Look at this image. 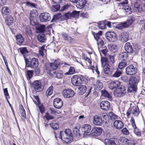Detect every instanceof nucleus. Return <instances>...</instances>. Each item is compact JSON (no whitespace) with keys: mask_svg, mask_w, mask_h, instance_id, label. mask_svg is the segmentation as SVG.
<instances>
[{"mask_svg":"<svg viewBox=\"0 0 145 145\" xmlns=\"http://www.w3.org/2000/svg\"><path fill=\"white\" fill-rule=\"evenodd\" d=\"M139 77L131 76L129 80L130 85L129 88V91L130 92H136L137 89V84L139 81Z\"/></svg>","mask_w":145,"mask_h":145,"instance_id":"nucleus-1","label":"nucleus"},{"mask_svg":"<svg viewBox=\"0 0 145 145\" xmlns=\"http://www.w3.org/2000/svg\"><path fill=\"white\" fill-rule=\"evenodd\" d=\"M138 106L136 105H131L127 110L126 115L128 118L130 117L131 114H132L134 116H137L139 114Z\"/></svg>","mask_w":145,"mask_h":145,"instance_id":"nucleus-2","label":"nucleus"},{"mask_svg":"<svg viewBox=\"0 0 145 145\" xmlns=\"http://www.w3.org/2000/svg\"><path fill=\"white\" fill-rule=\"evenodd\" d=\"M25 62L26 66L27 67H30L34 69L37 68L39 65L38 59L35 58H33L30 61L25 58Z\"/></svg>","mask_w":145,"mask_h":145,"instance_id":"nucleus-3","label":"nucleus"},{"mask_svg":"<svg viewBox=\"0 0 145 145\" xmlns=\"http://www.w3.org/2000/svg\"><path fill=\"white\" fill-rule=\"evenodd\" d=\"M59 64L57 63L56 62L51 63L48 67V73L51 76L56 77V69H57Z\"/></svg>","mask_w":145,"mask_h":145,"instance_id":"nucleus-4","label":"nucleus"},{"mask_svg":"<svg viewBox=\"0 0 145 145\" xmlns=\"http://www.w3.org/2000/svg\"><path fill=\"white\" fill-rule=\"evenodd\" d=\"M91 127L88 124L84 125L81 129L82 135L86 137L91 135Z\"/></svg>","mask_w":145,"mask_h":145,"instance_id":"nucleus-5","label":"nucleus"},{"mask_svg":"<svg viewBox=\"0 0 145 145\" xmlns=\"http://www.w3.org/2000/svg\"><path fill=\"white\" fill-rule=\"evenodd\" d=\"M126 92L125 88L122 86L116 89L114 92V94L116 97H120L124 96Z\"/></svg>","mask_w":145,"mask_h":145,"instance_id":"nucleus-6","label":"nucleus"},{"mask_svg":"<svg viewBox=\"0 0 145 145\" xmlns=\"http://www.w3.org/2000/svg\"><path fill=\"white\" fill-rule=\"evenodd\" d=\"M125 73L128 75H133L135 74L137 71V69L133 65L128 66L125 69Z\"/></svg>","mask_w":145,"mask_h":145,"instance_id":"nucleus-7","label":"nucleus"},{"mask_svg":"<svg viewBox=\"0 0 145 145\" xmlns=\"http://www.w3.org/2000/svg\"><path fill=\"white\" fill-rule=\"evenodd\" d=\"M33 86L37 92L42 91L43 90V86L41 82L39 80L35 81L33 84Z\"/></svg>","mask_w":145,"mask_h":145,"instance_id":"nucleus-8","label":"nucleus"},{"mask_svg":"<svg viewBox=\"0 0 145 145\" xmlns=\"http://www.w3.org/2000/svg\"><path fill=\"white\" fill-rule=\"evenodd\" d=\"M40 21L42 22H47L51 19L50 14L48 12H45L41 13L39 16Z\"/></svg>","mask_w":145,"mask_h":145,"instance_id":"nucleus-9","label":"nucleus"},{"mask_svg":"<svg viewBox=\"0 0 145 145\" xmlns=\"http://www.w3.org/2000/svg\"><path fill=\"white\" fill-rule=\"evenodd\" d=\"M107 39L111 42H114L117 40L116 34L114 32H108L105 34Z\"/></svg>","mask_w":145,"mask_h":145,"instance_id":"nucleus-10","label":"nucleus"},{"mask_svg":"<svg viewBox=\"0 0 145 145\" xmlns=\"http://www.w3.org/2000/svg\"><path fill=\"white\" fill-rule=\"evenodd\" d=\"M71 82L73 85L79 86L82 83L81 78L77 75H74L71 78Z\"/></svg>","mask_w":145,"mask_h":145,"instance_id":"nucleus-11","label":"nucleus"},{"mask_svg":"<svg viewBox=\"0 0 145 145\" xmlns=\"http://www.w3.org/2000/svg\"><path fill=\"white\" fill-rule=\"evenodd\" d=\"M74 92L72 89H65L63 91V95L66 98H70L73 97L74 95Z\"/></svg>","mask_w":145,"mask_h":145,"instance_id":"nucleus-12","label":"nucleus"},{"mask_svg":"<svg viewBox=\"0 0 145 145\" xmlns=\"http://www.w3.org/2000/svg\"><path fill=\"white\" fill-rule=\"evenodd\" d=\"M63 102L61 99L59 98L55 99L54 100L53 105L54 107L56 108L60 109L63 105Z\"/></svg>","mask_w":145,"mask_h":145,"instance_id":"nucleus-13","label":"nucleus"},{"mask_svg":"<svg viewBox=\"0 0 145 145\" xmlns=\"http://www.w3.org/2000/svg\"><path fill=\"white\" fill-rule=\"evenodd\" d=\"M102 129L100 127L93 128L91 131V135L93 136H97L102 133Z\"/></svg>","mask_w":145,"mask_h":145,"instance_id":"nucleus-14","label":"nucleus"},{"mask_svg":"<svg viewBox=\"0 0 145 145\" xmlns=\"http://www.w3.org/2000/svg\"><path fill=\"white\" fill-rule=\"evenodd\" d=\"M104 120L97 115L94 116L93 118V123L96 125H101L103 122Z\"/></svg>","mask_w":145,"mask_h":145,"instance_id":"nucleus-15","label":"nucleus"},{"mask_svg":"<svg viewBox=\"0 0 145 145\" xmlns=\"http://www.w3.org/2000/svg\"><path fill=\"white\" fill-rule=\"evenodd\" d=\"M100 107L103 110H107L110 108V103L107 101H102L100 104Z\"/></svg>","mask_w":145,"mask_h":145,"instance_id":"nucleus-16","label":"nucleus"},{"mask_svg":"<svg viewBox=\"0 0 145 145\" xmlns=\"http://www.w3.org/2000/svg\"><path fill=\"white\" fill-rule=\"evenodd\" d=\"M80 128V125L77 124L73 129V133L75 136L79 137L82 136V134L79 130Z\"/></svg>","mask_w":145,"mask_h":145,"instance_id":"nucleus-17","label":"nucleus"},{"mask_svg":"<svg viewBox=\"0 0 145 145\" xmlns=\"http://www.w3.org/2000/svg\"><path fill=\"white\" fill-rule=\"evenodd\" d=\"M61 35L65 40L71 43H72L74 41V39L67 33L65 32H63L62 33Z\"/></svg>","mask_w":145,"mask_h":145,"instance_id":"nucleus-18","label":"nucleus"},{"mask_svg":"<svg viewBox=\"0 0 145 145\" xmlns=\"http://www.w3.org/2000/svg\"><path fill=\"white\" fill-rule=\"evenodd\" d=\"M114 126L115 129L120 130L123 127L124 124L120 120H116L114 123Z\"/></svg>","mask_w":145,"mask_h":145,"instance_id":"nucleus-19","label":"nucleus"},{"mask_svg":"<svg viewBox=\"0 0 145 145\" xmlns=\"http://www.w3.org/2000/svg\"><path fill=\"white\" fill-rule=\"evenodd\" d=\"M120 84V83L117 80L111 81L108 86L110 89H112L118 87Z\"/></svg>","mask_w":145,"mask_h":145,"instance_id":"nucleus-20","label":"nucleus"},{"mask_svg":"<svg viewBox=\"0 0 145 145\" xmlns=\"http://www.w3.org/2000/svg\"><path fill=\"white\" fill-rule=\"evenodd\" d=\"M119 37L122 42H125L128 40V34L125 32L121 33L119 35Z\"/></svg>","mask_w":145,"mask_h":145,"instance_id":"nucleus-21","label":"nucleus"},{"mask_svg":"<svg viewBox=\"0 0 145 145\" xmlns=\"http://www.w3.org/2000/svg\"><path fill=\"white\" fill-rule=\"evenodd\" d=\"M125 51L128 53L131 54L133 52V50L131 44L129 42L126 43L124 46Z\"/></svg>","mask_w":145,"mask_h":145,"instance_id":"nucleus-22","label":"nucleus"},{"mask_svg":"<svg viewBox=\"0 0 145 145\" xmlns=\"http://www.w3.org/2000/svg\"><path fill=\"white\" fill-rule=\"evenodd\" d=\"M133 10L137 12H140L142 10V6L138 2L134 4Z\"/></svg>","mask_w":145,"mask_h":145,"instance_id":"nucleus-23","label":"nucleus"},{"mask_svg":"<svg viewBox=\"0 0 145 145\" xmlns=\"http://www.w3.org/2000/svg\"><path fill=\"white\" fill-rule=\"evenodd\" d=\"M16 40L17 44H22L24 40L21 34H19L16 36Z\"/></svg>","mask_w":145,"mask_h":145,"instance_id":"nucleus-24","label":"nucleus"},{"mask_svg":"<svg viewBox=\"0 0 145 145\" xmlns=\"http://www.w3.org/2000/svg\"><path fill=\"white\" fill-rule=\"evenodd\" d=\"M37 39L40 42H44L46 39V38L45 35L40 34L37 35Z\"/></svg>","mask_w":145,"mask_h":145,"instance_id":"nucleus-25","label":"nucleus"},{"mask_svg":"<svg viewBox=\"0 0 145 145\" xmlns=\"http://www.w3.org/2000/svg\"><path fill=\"white\" fill-rule=\"evenodd\" d=\"M5 21L8 25H9L13 23V18L11 15H8L6 17Z\"/></svg>","mask_w":145,"mask_h":145,"instance_id":"nucleus-26","label":"nucleus"},{"mask_svg":"<svg viewBox=\"0 0 145 145\" xmlns=\"http://www.w3.org/2000/svg\"><path fill=\"white\" fill-rule=\"evenodd\" d=\"M78 93L79 95L85 93L86 90V87L85 86L82 85L78 88Z\"/></svg>","mask_w":145,"mask_h":145,"instance_id":"nucleus-27","label":"nucleus"},{"mask_svg":"<svg viewBox=\"0 0 145 145\" xmlns=\"http://www.w3.org/2000/svg\"><path fill=\"white\" fill-rule=\"evenodd\" d=\"M86 3V0H78L76 6L79 8H82L84 7Z\"/></svg>","mask_w":145,"mask_h":145,"instance_id":"nucleus-28","label":"nucleus"},{"mask_svg":"<svg viewBox=\"0 0 145 145\" xmlns=\"http://www.w3.org/2000/svg\"><path fill=\"white\" fill-rule=\"evenodd\" d=\"M107 58L106 57H102L101 59V61L102 67L105 66L107 67L109 66V64L108 63Z\"/></svg>","mask_w":145,"mask_h":145,"instance_id":"nucleus-29","label":"nucleus"},{"mask_svg":"<svg viewBox=\"0 0 145 145\" xmlns=\"http://www.w3.org/2000/svg\"><path fill=\"white\" fill-rule=\"evenodd\" d=\"M104 142L105 145H117L115 141L106 138Z\"/></svg>","mask_w":145,"mask_h":145,"instance_id":"nucleus-30","label":"nucleus"},{"mask_svg":"<svg viewBox=\"0 0 145 145\" xmlns=\"http://www.w3.org/2000/svg\"><path fill=\"white\" fill-rule=\"evenodd\" d=\"M120 140L121 142H123L125 144H126L127 145H134V144L131 142L130 140H129L125 137H121L120 139Z\"/></svg>","mask_w":145,"mask_h":145,"instance_id":"nucleus-31","label":"nucleus"},{"mask_svg":"<svg viewBox=\"0 0 145 145\" xmlns=\"http://www.w3.org/2000/svg\"><path fill=\"white\" fill-rule=\"evenodd\" d=\"M88 68L89 69H91L93 73H94V71H95L98 74V76H99L100 72L98 70V67L97 65H96L95 67L90 66L88 67Z\"/></svg>","mask_w":145,"mask_h":145,"instance_id":"nucleus-32","label":"nucleus"},{"mask_svg":"<svg viewBox=\"0 0 145 145\" xmlns=\"http://www.w3.org/2000/svg\"><path fill=\"white\" fill-rule=\"evenodd\" d=\"M46 50L45 49V46H43L39 48V53L43 57H44V55L46 56Z\"/></svg>","mask_w":145,"mask_h":145,"instance_id":"nucleus-33","label":"nucleus"},{"mask_svg":"<svg viewBox=\"0 0 145 145\" xmlns=\"http://www.w3.org/2000/svg\"><path fill=\"white\" fill-rule=\"evenodd\" d=\"M103 84L99 80L97 81L96 84L94 85L95 88L99 90L102 89L103 88Z\"/></svg>","mask_w":145,"mask_h":145,"instance_id":"nucleus-34","label":"nucleus"},{"mask_svg":"<svg viewBox=\"0 0 145 145\" xmlns=\"http://www.w3.org/2000/svg\"><path fill=\"white\" fill-rule=\"evenodd\" d=\"M123 9L125 10L126 14H131L132 12V9L130 6L128 5H127L124 7Z\"/></svg>","mask_w":145,"mask_h":145,"instance_id":"nucleus-35","label":"nucleus"},{"mask_svg":"<svg viewBox=\"0 0 145 145\" xmlns=\"http://www.w3.org/2000/svg\"><path fill=\"white\" fill-rule=\"evenodd\" d=\"M108 48L111 52H117L118 49L117 46L114 44L109 45Z\"/></svg>","mask_w":145,"mask_h":145,"instance_id":"nucleus-36","label":"nucleus"},{"mask_svg":"<svg viewBox=\"0 0 145 145\" xmlns=\"http://www.w3.org/2000/svg\"><path fill=\"white\" fill-rule=\"evenodd\" d=\"M9 9L7 7H3L2 9V13L3 15H8L10 12Z\"/></svg>","mask_w":145,"mask_h":145,"instance_id":"nucleus-37","label":"nucleus"},{"mask_svg":"<svg viewBox=\"0 0 145 145\" xmlns=\"http://www.w3.org/2000/svg\"><path fill=\"white\" fill-rule=\"evenodd\" d=\"M127 27L126 24H125V22L120 23L117 24L116 26V28L119 29H121Z\"/></svg>","mask_w":145,"mask_h":145,"instance_id":"nucleus-38","label":"nucleus"},{"mask_svg":"<svg viewBox=\"0 0 145 145\" xmlns=\"http://www.w3.org/2000/svg\"><path fill=\"white\" fill-rule=\"evenodd\" d=\"M101 95L102 96L109 99H111L112 97L110 94L105 90L101 91Z\"/></svg>","mask_w":145,"mask_h":145,"instance_id":"nucleus-39","label":"nucleus"},{"mask_svg":"<svg viewBox=\"0 0 145 145\" xmlns=\"http://www.w3.org/2000/svg\"><path fill=\"white\" fill-rule=\"evenodd\" d=\"M53 86H51L47 89L46 91V95L47 97L51 95L53 93Z\"/></svg>","mask_w":145,"mask_h":145,"instance_id":"nucleus-40","label":"nucleus"},{"mask_svg":"<svg viewBox=\"0 0 145 145\" xmlns=\"http://www.w3.org/2000/svg\"><path fill=\"white\" fill-rule=\"evenodd\" d=\"M75 72V69L73 67H71L69 71L64 73L66 75H71L74 74Z\"/></svg>","mask_w":145,"mask_h":145,"instance_id":"nucleus-41","label":"nucleus"},{"mask_svg":"<svg viewBox=\"0 0 145 145\" xmlns=\"http://www.w3.org/2000/svg\"><path fill=\"white\" fill-rule=\"evenodd\" d=\"M69 138L67 137L65 140H63L65 144H70L73 139V137H68Z\"/></svg>","mask_w":145,"mask_h":145,"instance_id":"nucleus-42","label":"nucleus"},{"mask_svg":"<svg viewBox=\"0 0 145 145\" xmlns=\"http://www.w3.org/2000/svg\"><path fill=\"white\" fill-rule=\"evenodd\" d=\"M110 66L109 65V66L107 67L105 66L102 67L103 68V70L105 74L107 75L110 74L111 73L110 71L111 69L110 68Z\"/></svg>","mask_w":145,"mask_h":145,"instance_id":"nucleus-43","label":"nucleus"},{"mask_svg":"<svg viewBox=\"0 0 145 145\" xmlns=\"http://www.w3.org/2000/svg\"><path fill=\"white\" fill-rule=\"evenodd\" d=\"M126 65V61L125 60H123L119 63L118 65V68L120 69H123L125 67Z\"/></svg>","mask_w":145,"mask_h":145,"instance_id":"nucleus-44","label":"nucleus"},{"mask_svg":"<svg viewBox=\"0 0 145 145\" xmlns=\"http://www.w3.org/2000/svg\"><path fill=\"white\" fill-rule=\"evenodd\" d=\"M92 33L96 40L100 39L99 37L100 35H101L102 33L101 31H99L97 33L92 32Z\"/></svg>","mask_w":145,"mask_h":145,"instance_id":"nucleus-45","label":"nucleus"},{"mask_svg":"<svg viewBox=\"0 0 145 145\" xmlns=\"http://www.w3.org/2000/svg\"><path fill=\"white\" fill-rule=\"evenodd\" d=\"M122 73V72L119 70H117L112 76V77L118 78L120 76Z\"/></svg>","mask_w":145,"mask_h":145,"instance_id":"nucleus-46","label":"nucleus"},{"mask_svg":"<svg viewBox=\"0 0 145 145\" xmlns=\"http://www.w3.org/2000/svg\"><path fill=\"white\" fill-rule=\"evenodd\" d=\"M108 61L112 64H113L114 62V56L110 55H108V56L106 57Z\"/></svg>","mask_w":145,"mask_h":145,"instance_id":"nucleus-47","label":"nucleus"},{"mask_svg":"<svg viewBox=\"0 0 145 145\" xmlns=\"http://www.w3.org/2000/svg\"><path fill=\"white\" fill-rule=\"evenodd\" d=\"M98 27L101 29H104L106 28V24L103 22H99L98 23Z\"/></svg>","mask_w":145,"mask_h":145,"instance_id":"nucleus-48","label":"nucleus"},{"mask_svg":"<svg viewBox=\"0 0 145 145\" xmlns=\"http://www.w3.org/2000/svg\"><path fill=\"white\" fill-rule=\"evenodd\" d=\"M79 11L76 10L73 11L71 13L72 18H78L79 15Z\"/></svg>","mask_w":145,"mask_h":145,"instance_id":"nucleus-49","label":"nucleus"},{"mask_svg":"<svg viewBox=\"0 0 145 145\" xmlns=\"http://www.w3.org/2000/svg\"><path fill=\"white\" fill-rule=\"evenodd\" d=\"M33 72L32 71L28 70L27 71V78L28 80H30L32 77Z\"/></svg>","mask_w":145,"mask_h":145,"instance_id":"nucleus-50","label":"nucleus"},{"mask_svg":"<svg viewBox=\"0 0 145 145\" xmlns=\"http://www.w3.org/2000/svg\"><path fill=\"white\" fill-rule=\"evenodd\" d=\"M100 118L102 119L106 120L108 118V115L105 112L101 113L100 114Z\"/></svg>","mask_w":145,"mask_h":145,"instance_id":"nucleus-51","label":"nucleus"},{"mask_svg":"<svg viewBox=\"0 0 145 145\" xmlns=\"http://www.w3.org/2000/svg\"><path fill=\"white\" fill-rule=\"evenodd\" d=\"M108 115L110 118L112 120L117 119L118 117V116L112 112H109Z\"/></svg>","mask_w":145,"mask_h":145,"instance_id":"nucleus-52","label":"nucleus"},{"mask_svg":"<svg viewBox=\"0 0 145 145\" xmlns=\"http://www.w3.org/2000/svg\"><path fill=\"white\" fill-rule=\"evenodd\" d=\"M128 57V54L127 52H123L119 54V57L120 59L126 58Z\"/></svg>","mask_w":145,"mask_h":145,"instance_id":"nucleus-53","label":"nucleus"},{"mask_svg":"<svg viewBox=\"0 0 145 145\" xmlns=\"http://www.w3.org/2000/svg\"><path fill=\"white\" fill-rule=\"evenodd\" d=\"M60 8V5L57 4L55 5H53L52 7V10L53 12H56Z\"/></svg>","mask_w":145,"mask_h":145,"instance_id":"nucleus-54","label":"nucleus"},{"mask_svg":"<svg viewBox=\"0 0 145 145\" xmlns=\"http://www.w3.org/2000/svg\"><path fill=\"white\" fill-rule=\"evenodd\" d=\"M134 132L137 136H140L141 135V132L137 127L134 129Z\"/></svg>","mask_w":145,"mask_h":145,"instance_id":"nucleus-55","label":"nucleus"},{"mask_svg":"<svg viewBox=\"0 0 145 145\" xmlns=\"http://www.w3.org/2000/svg\"><path fill=\"white\" fill-rule=\"evenodd\" d=\"M61 14L60 13L56 14L54 16V17L52 19V21H56V20L59 19L61 18Z\"/></svg>","mask_w":145,"mask_h":145,"instance_id":"nucleus-56","label":"nucleus"},{"mask_svg":"<svg viewBox=\"0 0 145 145\" xmlns=\"http://www.w3.org/2000/svg\"><path fill=\"white\" fill-rule=\"evenodd\" d=\"M45 29V25H41L39 27L37 28V31L39 32H43Z\"/></svg>","mask_w":145,"mask_h":145,"instance_id":"nucleus-57","label":"nucleus"},{"mask_svg":"<svg viewBox=\"0 0 145 145\" xmlns=\"http://www.w3.org/2000/svg\"><path fill=\"white\" fill-rule=\"evenodd\" d=\"M134 20L133 18H131L128 20L127 21L125 22V24H126L127 27L131 25L133 22Z\"/></svg>","mask_w":145,"mask_h":145,"instance_id":"nucleus-58","label":"nucleus"},{"mask_svg":"<svg viewBox=\"0 0 145 145\" xmlns=\"http://www.w3.org/2000/svg\"><path fill=\"white\" fill-rule=\"evenodd\" d=\"M50 125L52 128L55 130H57L59 128L58 125L57 123H50Z\"/></svg>","mask_w":145,"mask_h":145,"instance_id":"nucleus-59","label":"nucleus"},{"mask_svg":"<svg viewBox=\"0 0 145 145\" xmlns=\"http://www.w3.org/2000/svg\"><path fill=\"white\" fill-rule=\"evenodd\" d=\"M64 75V73L60 71L56 73V77L60 78L63 77Z\"/></svg>","mask_w":145,"mask_h":145,"instance_id":"nucleus-60","label":"nucleus"},{"mask_svg":"<svg viewBox=\"0 0 145 145\" xmlns=\"http://www.w3.org/2000/svg\"><path fill=\"white\" fill-rule=\"evenodd\" d=\"M25 31L27 34L30 35L31 34V31L30 27L28 26H27L25 28Z\"/></svg>","mask_w":145,"mask_h":145,"instance_id":"nucleus-61","label":"nucleus"},{"mask_svg":"<svg viewBox=\"0 0 145 145\" xmlns=\"http://www.w3.org/2000/svg\"><path fill=\"white\" fill-rule=\"evenodd\" d=\"M65 132L68 137H73L71 131L70 129H66Z\"/></svg>","mask_w":145,"mask_h":145,"instance_id":"nucleus-62","label":"nucleus"},{"mask_svg":"<svg viewBox=\"0 0 145 145\" xmlns=\"http://www.w3.org/2000/svg\"><path fill=\"white\" fill-rule=\"evenodd\" d=\"M121 131L123 134L125 135H127L129 133V132L126 127L122 129Z\"/></svg>","mask_w":145,"mask_h":145,"instance_id":"nucleus-63","label":"nucleus"},{"mask_svg":"<svg viewBox=\"0 0 145 145\" xmlns=\"http://www.w3.org/2000/svg\"><path fill=\"white\" fill-rule=\"evenodd\" d=\"M97 41L98 45L100 46H102L104 45V41L101 39H99Z\"/></svg>","mask_w":145,"mask_h":145,"instance_id":"nucleus-64","label":"nucleus"}]
</instances>
